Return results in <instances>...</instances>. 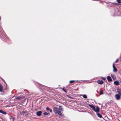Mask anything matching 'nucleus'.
<instances>
[{
	"instance_id": "5",
	"label": "nucleus",
	"mask_w": 121,
	"mask_h": 121,
	"mask_svg": "<svg viewBox=\"0 0 121 121\" xmlns=\"http://www.w3.org/2000/svg\"><path fill=\"white\" fill-rule=\"evenodd\" d=\"M25 97L24 96L22 95H21L20 96L17 97L16 98V99H23Z\"/></svg>"
},
{
	"instance_id": "16",
	"label": "nucleus",
	"mask_w": 121,
	"mask_h": 121,
	"mask_svg": "<svg viewBox=\"0 0 121 121\" xmlns=\"http://www.w3.org/2000/svg\"><path fill=\"white\" fill-rule=\"evenodd\" d=\"M49 113H47V112H45L43 113L44 115L45 116L47 115Z\"/></svg>"
},
{
	"instance_id": "8",
	"label": "nucleus",
	"mask_w": 121,
	"mask_h": 121,
	"mask_svg": "<svg viewBox=\"0 0 121 121\" xmlns=\"http://www.w3.org/2000/svg\"><path fill=\"white\" fill-rule=\"evenodd\" d=\"M97 83L100 84H103L104 82L102 80H98L97 82Z\"/></svg>"
},
{
	"instance_id": "18",
	"label": "nucleus",
	"mask_w": 121,
	"mask_h": 121,
	"mask_svg": "<svg viewBox=\"0 0 121 121\" xmlns=\"http://www.w3.org/2000/svg\"><path fill=\"white\" fill-rule=\"evenodd\" d=\"M62 89L65 92H66V90L64 88H63Z\"/></svg>"
},
{
	"instance_id": "13",
	"label": "nucleus",
	"mask_w": 121,
	"mask_h": 121,
	"mask_svg": "<svg viewBox=\"0 0 121 121\" xmlns=\"http://www.w3.org/2000/svg\"><path fill=\"white\" fill-rule=\"evenodd\" d=\"M111 76L112 78L114 80L116 78V77L113 74H111Z\"/></svg>"
},
{
	"instance_id": "10",
	"label": "nucleus",
	"mask_w": 121,
	"mask_h": 121,
	"mask_svg": "<svg viewBox=\"0 0 121 121\" xmlns=\"http://www.w3.org/2000/svg\"><path fill=\"white\" fill-rule=\"evenodd\" d=\"M117 92L121 95V90L119 89H118L117 90Z\"/></svg>"
},
{
	"instance_id": "25",
	"label": "nucleus",
	"mask_w": 121,
	"mask_h": 121,
	"mask_svg": "<svg viewBox=\"0 0 121 121\" xmlns=\"http://www.w3.org/2000/svg\"><path fill=\"white\" fill-rule=\"evenodd\" d=\"M12 118V119H13V120H14V117H13V118Z\"/></svg>"
},
{
	"instance_id": "17",
	"label": "nucleus",
	"mask_w": 121,
	"mask_h": 121,
	"mask_svg": "<svg viewBox=\"0 0 121 121\" xmlns=\"http://www.w3.org/2000/svg\"><path fill=\"white\" fill-rule=\"evenodd\" d=\"M74 80H71L70 81L69 83H72L74 82Z\"/></svg>"
},
{
	"instance_id": "1",
	"label": "nucleus",
	"mask_w": 121,
	"mask_h": 121,
	"mask_svg": "<svg viewBox=\"0 0 121 121\" xmlns=\"http://www.w3.org/2000/svg\"><path fill=\"white\" fill-rule=\"evenodd\" d=\"M53 109V111L55 114H57L59 116H64V114H62L61 112L63 111L62 107L60 106L58 108L56 107H54Z\"/></svg>"
},
{
	"instance_id": "12",
	"label": "nucleus",
	"mask_w": 121,
	"mask_h": 121,
	"mask_svg": "<svg viewBox=\"0 0 121 121\" xmlns=\"http://www.w3.org/2000/svg\"><path fill=\"white\" fill-rule=\"evenodd\" d=\"M114 84L117 86L119 85V82L117 81H115L114 82Z\"/></svg>"
},
{
	"instance_id": "4",
	"label": "nucleus",
	"mask_w": 121,
	"mask_h": 121,
	"mask_svg": "<svg viewBox=\"0 0 121 121\" xmlns=\"http://www.w3.org/2000/svg\"><path fill=\"white\" fill-rule=\"evenodd\" d=\"M114 63L113 64V71L114 72H116L117 71V69L115 67L114 65Z\"/></svg>"
},
{
	"instance_id": "23",
	"label": "nucleus",
	"mask_w": 121,
	"mask_h": 121,
	"mask_svg": "<svg viewBox=\"0 0 121 121\" xmlns=\"http://www.w3.org/2000/svg\"><path fill=\"white\" fill-rule=\"evenodd\" d=\"M25 111H22V114H24V113H25Z\"/></svg>"
},
{
	"instance_id": "7",
	"label": "nucleus",
	"mask_w": 121,
	"mask_h": 121,
	"mask_svg": "<svg viewBox=\"0 0 121 121\" xmlns=\"http://www.w3.org/2000/svg\"><path fill=\"white\" fill-rule=\"evenodd\" d=\"M107 79L108 81L109 82H110V81H111L112 80V79H111V77H110V76H108L107 77Z\"/></svg>"
},
{
	"instance_id": "21",
	"label": "nucleus",
	"mask_w": 121,
	"mask_h": 121,
	"mask_svg": "<svg viewBox=\"0 0 121 121\" xmlns=\"http://www.w3.org/2000/svg\"><path fill=\"white\" fill-rule=\"evenodd\" d=\"M118 61V59H117V60H116V61H115V63H117V62Z\"/></svg>"
},
{
	"instance_id": "9",
	"label": "nucleus",
	"mask_w": 121,
	"mask_h": 121,
	"mask_svg": "<svg viewBox=\"0 0 121 121\" xmlns=\"http://www.w3.org/2000/svg\"><path fill=\"white\" fill-rule=\"evenodd\" d=\"M0 113L5 115L7 113L1 110H0Z\"/></svg>"
},
{
	"instance_id": "2",
	"label": "nucleus",
	"mask_w": 121,
	"mask_h": 121,
	"mask_svg": "<svg viewBox=\"0 0 121 121\" xmlns=\"http://www.w3.org/2000/svg\"><path fill=\"white\" fill-rule=\"evenodd\" d=\"M89 106L95 112H96L97 115L98 117L100 118H101L102 117V115L99 113V108L97 106L96 107V109L94 105H91L90 104H89Z\"/></svg>"
},
{
	"instance_id": "24",
	"label": "nucleus",
	"mask_w": 121,
	"mask_h": 121,
	"mask_svg": "<svg viewBox=\"0 0 121 121\" xmlns=\"http://www.w3.org/2000/svg\"><path fill=\"white\" fill-rule=\"evenodd\" d=\"M49 111H50V112H52V110L51 109H50Z\"/></svg>"
},
{
	"instance_id": "20",
	"label": "nucleus",
	"mask_w": 121,
	"mask_h": 121,
	"mask_svg": "<svg viewBox=\"0 0 121 121\" xmlns=\"http://www.w3.org/2000/svg\"><path fill=\"white\" fill-rule=\"evenodd\" d=\"M50 109L48 107H47L46 108V109L48 110H49Z\"/></svg>"
},
{
	"instance_id": "14",
	"label": "nucleus",
	"mask_w": 121,
	"mask_h": 121,
	"mask_svg": "<svg viewBox=\"0 0 121 121\" xmlns=\"http://www.w3.org/2000/svg\"><path fill=\"white\" fill-rule=\"evenodd\" d=\"M83 97L85 99H86L87 98V96L86 95H82Z\"/></svg>"
},
{
	"instance_id": "11",
	"label": "nucleus",
	"mask_w": 121,
	"mask_h": 121,
	"mask_svg": "<svg viewBox=\"0 0 121 121\" xmlns=\"http://www.w3.org/2000/svg\"><path fill=\"white\" fill-rule=\"evenodd\" d=\"M3 86L0 85V91L2 92H3Z\"/></svg>"
},
{
	"instance_id": "6",
	"label": "nucleus",
	"mask_w": 121,
	"mask_h": 121,
	"mask_svg": "<svg viewBox=\"0 0 121 121\" xmlns=\"http://www.w3.org/2000/svg\"><path fill=\"white\" fill-rule=\"evenodd\" d=\"M42 112L41 111H39L37 112L36 114L38 116H40L41 115Z\"/></svg>"
},
{
	"instance_id": "3",
	"label": "nucleus",
	"mask_w": 121,
	"mask_h": 121,
	"mask_svg": "<svg viewBox=\"0 0 121 121\" xmlns=\"http://www.w3.org/2000/svg\"><path fill=\"white\" fill-rule=\"evenodd\" d=\"M115 98L116 99L118 100L120 99L121 97L119 95L117 94L115 95Z\"/></svg>"
},
{
	"instance_id": "22",
	"label": "nucleus",
	"mask_w": 121,
	"mask_h": 121,
	"mask_svg": "<svg viewBox=\"0 0 121 121\" xmlns=\"http://www.w3.org/2000/svg\"><path fill=\"white\" fill-rule=\"evenodd\" d=\"M101 78L103 80H104L106 79L105 78H104L102 77Z\"/></svg>"
},
{
	"instance_id": "19",
	"label": "nucleus",
	"mask_w": 121,
	"mask_h": 121,
	"mask_svg": "<svg viewBox=\"0 0 121 121\" xmlns=\"http://www.w3.org/2000/svg\"><path fill=\"white\" fill-rule=\"evenodd\" d=\"M117 1L118 3H120L121 2L120 0H117Z\"/></svg>"
},
{
	"instance_id": "26",
	"label": "nucleus",
	"mask_w": 121,
	"mask_h": 121,
	"mask_svg": "<svg viewBox=\"0 0 121 121\" xmlns=\"http://www.w3.org/2000/svg\"><path fill=\"white\" fill-rule=\"evenodd\" d=\"M120 83H121V81H120Z\"/></svg>"
},
{
	"instance_id": "15",
	"label": "nucleus",
	"mask_w": 121,
	"mask_h": 121,
	"mask_svg": "<svg viewBox=\"0 0 121 121\" xmlns=\"http://www.w3.org/2000/svg\"><path fill=\"white\" fill-rule=\"evenodd\" d=\"M100 93V94L102 95L103 94V91L101 90H100L99 91Z\"/></svg>"
}]
</instances>
